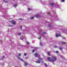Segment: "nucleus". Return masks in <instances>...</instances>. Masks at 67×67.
I'll return each mask as SVG.
<instances>
[{
	"label": "nucleus",
	"instance_id": "nucleus-1",
	"mask_svg": "<svg viewBox=\"0 0 67 67\" xmlns=\"http://www.w3.org/2000/svg\"><path fill=\"white\" fill-rule=\"evenodd\" d=\"M52 60H51V59L50 58V57H49L47 59L49 60L50 62H54V61L56 60L57 59V58L56 57H52Z\"/></svg>",
	"mask_w": 67,
	"mask_h": 67
},
{
	"label": "nucleus",
	"instance_id": "nucleus-2",
	"mask_svg": "<svg viewBox=\"0 0 67 67\" xmlns=\"http://www.w3.org/2000/svg\"><path fill=\"white\" fill-rule=\"evenodd\" d=\"M11 23L13 24H14V25H15L16 24V22L12 20L11 21Z\"/></svg>",
	"mask_w": 67,
	"mask_h": 67
},
{
	"label": "nucleus",
	"instance_id": "nucleus-3",
	"mask_svg": "<svg viewBox=\"0 0 67 67\" xmlns=\"http://www.w3.org/2000/svg\"><path fill=\"white\" fill-rule=\"evenodd\" d=\"M61 36L60 34H57L56 35V37H58L59 36Z\"/></svg>",
	"mask_w": 67,
	"mask_h": 67
},
{
	"label": "nucleus",
	"instance_id": "nucleus-4",
	"mask_svg": "<svg viewBox=\"0 0 67 67\" xmlns=\"http://www.w3.org/2000/svg\"><path fill=\"white\" fill-rule=\"evenodd\" d=\"M24 66L25 67H26V66L27 65V63H26L25 62H24Z\"/></svg>",
	"mask_w": 67,
	"mask_h": 67
},
{
	"label": "nucleus",
	"instance_id": "nucleus-5",
	"mask_svg": "<svg viewBox=\"0 0 67 67\" xmlns=\"http://www.w3.org/2000/svg\"><path fill=\"white\" fill-rule=\"evenodd\" d=\"M34 56H35V57H37V56H38V54L37 53H36L34 54Z\"/></svg>",
	"mask_w": 67,
	"mask_h": 67
},
{
	"label": "nucleus",
	"instance_id": "nucleus-6",
	"mask_svg": "<svg viewBox=\"0 0 67 67\" xmlns=\"http://www.w3.org/2000/svg\"><path fill=\"white\" fill-rule=\"evenodd\" d=\"M36 63H41L40 60H39V61H36Z\"/></svg>",
	"mask_w": 67,
	"mask_h": 67
},
{
	"label": "nucleus",
	"instance_id": "nucleus-7",
	"mask_svg": "<svg viewBox=\"0 0 67 67\" xmlns=\"http://www.w3.org/2000/svg\"><path fill=\"white\" fill-rule=\"evenodd\" d=\"M50 5H52V6H53L54 5V4H53L52 3H50Z\"/></svg>",
	"mask_w": 67,
	"mask_h": 67
},
{
	"label": "nucleus",
	"instance_id": "nucleus-8",
	"mask_svg": "<svg viewBox=\"0 0 67 67\" xmlns=\"http://www.w3.org/2000/svg\"><path fill=\"white\" fill-rule=\"evenodd\" d=\"M14 6L15 8L17 6V4H15L14 5Z\"/></svg>",
	"mask_w": 67,
	"mask_h": 67
},
{
	"label": "nucleus",
	"instance_id": "nucleus-9",
	"mask_svg": "<svg viewBox=\"0 0 67 67\" xmlns=\"http://www.w3.org/2000/svg\"><path fill=\"white\" fill-rule=\"evenodd\" d=\"M36 18H38V17H39V15H36L35 16Z\"/></svg>",
	"mask_w": 67,
	"mask_h": 67
},
{
	"label": "nucleus",
	"instance_id": "nucleus-10",
	"mask_svg": "<svg viewBox=\"0 0 67 67\" xmlns=\"http://www.w3.org/2000/svg\"><path fill=\"white\" fill-rule=\"evenodd\" d=\"M34 19V17H31L30 18V19Z\"/></svg>",
	"mask_w": 67,
	"mask_h": 67
},
{
	"label": "nucleus",
	"instance_id": "nucleus-11",
	"mask_svg": "<svg viewBox=\"0 0 67 67\" xmlns=\"http://www.w3.org/2000/svg\"><path fill=\"white\" fill-rule=\"evenodd\" d=\"M44 65L45 67H47V64H46V63H45Z\"/></svg>",
	"mask_w": 67,
	"mask_h": 67
},
{
	"label": "nucleus",
	"instance_id": "nucleus-12",
	"mask_svg": "<svg viewBox=\"0 0 67 67\" xmlns=\"http://www.w3.org/2000/svg\"><path fill=\"white\" fill-rule=\"evenodd\" d=\"M28 10H32V9H31L30 8H28Z\"/></svg>",
	"mask_w": 67,
	"mask_h": 67
},
{
	"label": "nucleus",
	"instance_id": "nucleus-13",
	"mask_svg": "<svg viewBox=\"0 0 67 67\" xmlns=\"http://www.w3.org/2000/svg\"><path fill=\"white\" fill-rule=\"evenodd\" d=\"M47 54L49 56H50V53H47Z\"/></svg>",
	"mask_w": 67,
	"mask_h": 67
},
{
	"label": "nucleus",
	"instance_id": "nucleus-14",
	"mask_svg": "<svg viewBox=\"0 0 67 67\" xmlns=\"http://www.w3.org/2000/svg\"><path fill=\"white\" fill-rule=\"evenodd\" d=\"M38 58L39 59H41V60H42L43 59L41 58H40L39 57H38Z\"/></svg>",
	"mask_w": 67,
	"mask_h": 67
},
{
	"label": "nucleus",
	"instance_id": "nucleus-15",
	"mask_svg": "<svg viewBox=\"0 0 67 67\" xmlns=\"http://www.w3.org/2000/svg\"><path fill=\"white\" fill-rule=\"evenodd\" d=\"M43 34H46V32H43Z\"/></svg>",
	"mask_w": 67,
	"mask_h": 67
},
{
	"label": "nucleus",
	"instance_id": "nucleus-16",
	"mask_svg": "<svg viewBox=\"0 0 67 67\" xmlns=\"http://www.w3.org/2000/svg\"><path fill=\"white\" fill-rule=\"evenodd\" d=\"M62 44H66V43L64 42H63L62 43Z\"/></svg>",
	"mask_w": 67,
	"mask_h": 67
},
{
	"label": "nucleus",
	"instance_id": "nucleus-17",
	"mask_svg": "<svg viewBox=\"0 0 67 67\" xmlns=\"http://www.w3.org/2000/svg\"><path fill=\"white\" fill-rule=\"evenodd\" d=\"M55 53H58V51H57L54 52Z\"/></svg>",
	"mask_w": 67,
	"mask_h": 67
},
{
	"label": "nucleus",
	"instance_id": "nucleus-18",
	"mask_svg": "<svg viewBox=\"0 0 67 67\" xmlns=\"http://www.w3.org/2000/svg\"><path fill=\"white\" fill-rule=\"evenodd\" d=\"M4 58V56H3V57L1 59V60H2V59H3V58Z\"/></svg>",
	"mask_w": 67,
	"mask_h": 67
},
{
	"label": "nucleus",
	"instance_id": "nucleus-19",
	"mask_svg": "<svg viewBox=\"0 0 67 67\" xmlns=\"http://www.w3.org/2000/svg\"><path fill=\"white\" fill-rule=\"evenodd\" d=\"M18 35H21V33H18Z\"/></svg>",
	"mask_w": 67,
	"mask_h": 67
},
{
	"label": "nucleus",
	"instance_id": "nucleus-20",
	"mask_svg": "<svg viewBox=\"0 0 67 67\" xmlns=\"http://www.w3.org/2000/svg\"><path fill=\"white\" fill-rule=\"evenodd\" d=\"M54 47L55 48H56V47H57V46H54Z\"/></svg>",
	"mask_w": 67,
	"mask_h": 67
},
{
	"label": "nucleus",
	"instance_id": "nucleus-21",
	"mask_svg": "<svg viewBox=\"0 0 67 67\" xmlns=\"http://www.w3.org/2000/svg\"><path fill=\"white\" fill-rule=\"evenodd\" d=\"M48 26H49V27H51V25H49Z\"/></svg>",
	"mask_w": 67,
	"mask_h": 67
},
{
	"label": "nucleus",
	"instance_id": "nucleus-22",
	"mask_svg": "<svg viewBox=\"0 0 67 67\" xmlns=\"http://www.w3.org/2000/svg\"><path fill=\"white\" fill-rule=\"evenodd\" d=\"M61 2H65V1H64V0H63V1H62Z\"/></svg>",
	"mask_w": 67,
	"mask_h": 67
},
{
	"label": "nucleus",
	"instance_id": "nucleus-23",
	"mask_svg": "<svg viewBox=\"0 0 67 67\" xmlns=\"http://www.w3.org/2000/svg\"><path fill=\"white\" fill-rule=\"evenodd\" d=\"M34 52H35V50H32V53H34Z\"/></svg>",
	"mask_w": 67,
	"mask_h": 67
},
{
	"label": "nucleus",
	"instance_id": "nucleus-24",
	"mask_svg": "<svg viewBox=\"0 0 67 67\" xmlns=\"http://www.w3.org/2000/svg\"><path fill=\"white\" fill-rule=\"evenodd\" d=\"M18 55H19V56H21V54H18Z\"/></svg>",
	"mask_w": 67,
	"mask_h": 67
},
{
	"label": "nucleus",
	"instance_id": "nucleus-25",
	"mask_svg": "<svg viewBox=\"0 0 67 67\" xmlns=\"http://www.w3.org/2000/svg\"><path fill=\"white\" fill-rule=\"evenodd\" d=\"M20 39H21V40H23V38H21Z\"/></svg>",
	"mask_w": 67,
	"mask_h": 67
},
{
	"label": "nucleus",
	"instance_id": "nucleus-26",
	"mask_svg": "<svg viewBox=\"0 0 67 67\" xmlns=\"http://www.w3.org/2000/svg\"><path fill=\"white\" fill-rule=\"evenodd\" d=\"M24 56H26V54L25 53L24 54Z\"/></svg>",
	"mask_w": 67,
	"mask_h": 67
},
{
	"label": "nucleus",
	"instance_id": "nucleus-27",
	"mask_svg": "<svg viewBox=\"0 0 67 67\" xmlns=\"http://www.w3.org/2000/svg\"><path fill=\"white\" fill-rule=\"evenodd\" d=\"M59 48L60 49H62V48H61V47H60Z\"/></svg>",
	"mask_w": 67,
	"mask_h": 67
},
{
	"label": "nucleus",
	"instance_id": "nucleus-28",
	"mask_svg": "<svg viewBox=\"0 0 67 67\" xmlns=\"http://www.w3.org/2000/svg\"><path fill=\"white\" fill-rule=\"evenodd\" d=\"M27 44H30V43L29 42H27Z\"/></svg>",
	"mask_w": 67,
	"mask_h": 67
},
{
	"label": "nucleus",
	"instance_id": "nucleus-29",
	"mask_svg": "<svg viewBox=\"0 0 67 67\" xmlns=\"http://www.w3.org/2000/svg\"><path fill=\"white\" fill-rule=\"evenodd\" d=\"M25 58H26V59H27V58H28L27 57H26Z\"/></svg>",
	"mask_w": 67,
	"mask_h": 67
},
{
	"label": "nucleus",
	"instance_id": "nucleus-30",
	"mask_svg": "<svg viewBox=\"0 0 67 67\" xmlns=\"http://www.w3.org/2000/svg\"><path fill=\"white\" fill-rule=\"evenodd\" d=\"M21 60L22 61H23V59H21Z\"/></svg>",
	"mask_w": 67,
	"mask_h": 67
},
{
	"label": "nucleus",
	"instance_id": "nucleus-31",
	"mask_svg": "<svg viewBox=\"0 0 67 67\" xmlns=\"http://www.w3.org/2000/svg\"><path fill=\"white\" fill-rule=\"evenodd\" d=\"M4 1V2H7H7H6V1Z\"/></svg>",
	"mask_w": 67,
	"mask_h": 67
},
{
	"label": "nucleus",
	"instance_id": "nucleus-32",
	"mask_svg": "<svg viewBox=\"0 0 67 67\" xmlns=\"http://www.w3.org/2000/svg\"><path fill=\"white\" fill-rule=\"evenodd\" d=\"M20 20H22V19H20Z\"/></svg>",
	"mask_w": 67,
	"mask_h": 67
},
{
	"label": "nucleus",
	"instance_id": "nucleus-33",
	"mask_svg": "<svg viewBox=\"0 0 67 67\" xmlns=\"http://www.w3.org/2000/svg\"><path fill=\"white\" fill-rule=\"evenodd\" d=\"M9 26H11H11H12V25H9Z\"/></svg>",
	"mask_w": 67,
	"mask_h": 67
},
{
	"label": "nucleus",
	"instance_id": "nucleus-34",
	"mask_svg": "<svg viewBox=\"0 0 67 67\" xmlns=\"http://www.w3.org/2000/svg\"><path fill=\"white\" fill-rule=\"evenodd\" d=\"M41 38V36L40 37V38H39V39H40Z\"/></svg>",
	"mask_w": 67,
	"mask_h": 67
},
{
	"label": "nucleus",
	"instance_id": "nucleus-35",
	"mask_svg": "<svg viewBox=\"0 0 67 67\" xmlns=\"http://www.w3.org/2000/svg\"><path fill=\"white\" fill-rule=\"evenodd\" d=\"M22 26H20V28H22Z\"/></svg>",
	"mask_w": 67,
	"mask_h": 67
},
{
	"label": "nucleus",
	"instance_id": "nucleus-36",
	"mask_svg": "<svg viewBox=\"0 0 67 67\" xmlns=\"http://www.w3.org/2000/svg\"><path fill=\"white\" fill-rule=\"evenodd\" d=\"M49 13H48V14H49Z\"/></svg>",
	"mask_w": 67,
	"mask_h": 67
},
{
	"label": "nucleus",
	"instance_id": "nucleus-37",
	"mask_svg": "<svg viewBox=\"0 0 67 67\" xmlns=\"http://www.w3.org/2000/svg\"><path fill=\"white\" fill-rule=\"evenodd\" d=\"M41 45H42V44H40Z\"/></svg>",
	"mask_w": 67,
	"mask_h": 67
},
{
	"label": "nucleus",
	"instance_id": "nucleus-38",
	"mask_svg": "<svg viewBox=\"0 0 67 67\" xmlns=\"http://www.w3.org/2000/svg\"><path fill=\"white\" fill-rule=\"evenodd\" d=\"M18 58H20V57H18Z\"/></svg>",
	"mask_w": 67,
	"mask_h": 67
},
{
	"label": "nucleus",
	"instance_id": "nucleus-39",
	"mask_svg": "<svg viewBox=\"0 0 67 67\" xmlns=\"http://www.w3.org/2000/svg\"><path fill=\"white\" fill-rule=\"evenodd\" d=\"M16 67H18L17 66H16Z\"/></svg>",
	"mask_w": 67,
	"mask_h": 67
},
{
	"label": "nucleus",
	"instance_id": "nucleus-40",
	"mask_svg": "<svg viewBox=\"0 0 67 67\" xmlns=\"http://www.w3.org/2000/svg\"><path fill=\"white\" fill-rule=\"evenodd\" d=\"M0 33H1V32H0Z\"/></svg>",
	"mask_w": 67,
	"mask_h": 67
}]
</instances>
